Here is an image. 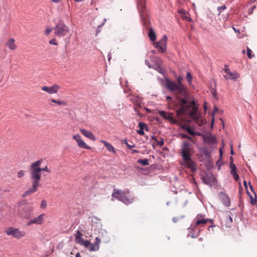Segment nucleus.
<instances>
[{
	"mask_svg": "<svg viewBox=\"0 0 257 257\" xmlns=\"http://www.w3.org/2000/svg\"><path fill=\"white\" fill-rule=\"evenodd\" d=\"M58 100L55 99H52L51 101L54 103H57Z\"/></svg>",
	"mask_w": 257,
	"mask_h": 257,
	"instance_id": "nucleus-54",
	"label": "nucleus"
},
{
	"mask_svg": "<svg viewBox=\"0 0 257 257\" xmlns=\"http://www.w3.org/2000/svg\"><path fill=\"white\" fill-rule=\"evenodd\" d=\"M224 72L226 73V75H228L229 73L231 72V71L228 68H225L224 69Z\"/></svg>",
	"mask_w": 257,
	"mask_h": 257,
	"instance_id": "nucleus-47",
	"label": "nucleus"
},
{
	"mask_svg": "<svg viewBox=\"0 0 257 257\" xmlns=\"http://www.w3.org/2000/svg\"><path fill=\"white\" fill-rule=\"evenodd\" d=\"M146 0H138V8L141 12H143L145 8Z\"/></svg>",
	"mask_w": 257,
	"mask_h": 257,
	"instance_id": "nucleus-23",
	"label": "nucleus"
},
{
	"mask_svg": "<svg viewBox=\"0 0 257 257\" xmlns=\"http://www.w3.org/2000/svg\"><path fill=\"white\" fill-rule=\"evenodd\" d=\"M138 163L142 164L144 166L149 165V163L148 159H139L138 161Z\"/></svg>",
	"mask_w": 257,
	"mask_h": 257,
	"instance_id": "nucleus-32",
	"label": "nucleus"
},
{
	"mask_svg": "<svg viewBox=\"0 0 257 257\" xmlns=\"http://www.w3.org/2000/svg\"><path fill=\"white\" fill-rule=\"evenodd\" d=\"M225 221L226 222V225L228 227H230L232 222V218L230 215H227L225 216Z\"/></svg>",
	"mask_w": 257,
	"mask_h": 257,
	"instance_id": "nucleus-27",
	"label": "nucleus"
},
{
	"mask_svg": "<svg viewBox=\"0 0 257 257\" xmlns=\"http://www.w3.org/2000/svg\"><path fill=\"white\" fill-rule=\"evenodd\" d=\"M167 37L166 35L163 36L161 40L155 44V47L159 49L161 53H163L166 50Z\"/></svg>",
	"mask_w": 257,
	"mask_h": 257,
	"instance_id": "nucleus-8",
	"label": "nucleus"
},
{
	"mask_svg": "<svg viewBox=\"0 0 257 257\" xmlns=\"http://www.w3.org/2000/svg\"><path fill=\"white\" fill-rule=\"evenodd\" d=\"M47 205V201L45 200H43L41 202L40 207L42 209H44Z\"/></svg>",
	"mask_w": 257,
	"mask_h": 257,
	"instance_id": "nucleus-35",
	"label": "nucleus"
},
{
	"mask_svg": "<svg viewBox=\"0 0 257 257\" xmlns=\"http://www.w3.org/2000/svg\"><path fill=\"white\" fill-rule=\"evenodd\" d=\"M57 104H58L59 105H63L64 106L67 105V102L64 101L58 100L57 102Z\"/></svg>",
	"mask_w": 257,
	"mask_h": 257,
	"instance_id": "nucleus-40",
	"label": "nucleus"
},
{
	"mask_svg": "<svg viewBox=\"0 0 257 257\" xmlns=\"http://www.w3.org/2000/svg\"><path fill=\"white\" fill-rule=\"evenodd\" d=\"M224 72L226 73V75H228L229 73L231 72V71L228 68H225L224 69Z\"/></svg>",
	"mask_w": 257,
	"mask_h": 257,
	"instance_id": "nucleus-46",
	"label": "nucleus"
},
{
	"mask_svg": "<svg viewBox=\"0 0 257 257\" xmlns=\"http://www.w3.org/2000/svg\"><path fill=\"white\" fill-rule=\"evenodd\" d=\"M152 140L155 141V142L157 143V144L158 146L159 147H162L164 144V141L162 139H161V140L160 141H158L155 136H153L152 137Z\"/></svg>",
	"mask_w": 257,
	"mask_h": 257,
	"instance_id": "nucleus-28",
	"label": "nucleus"
},
{
	"mask_svg": "<svg viewBox=\"0 0 257 257\" xmlns=\"http://www.w3.org/2000/svg\"><path fill=\"white\" fill-rule=\"evenodd\" d=\"M111 196L112 198H114L126 205L132 203L134 200V197L130 194L129 190L127 189L121 190L114 188Z\"/></svg>",
	"mask_w": 257,
	"mask_h": 257,
	"instance_id": "nucleus-4",
	"label": "nucleus"
},
{
	"mask_svg": "<svg viewBox=\"0 0 257 257\" xmlns=\"http://www.w3.org/2000/svg\"><path fill=\"white\" fill-rule=\"evenodd\" d=\"M231 153V154H232V155H233V150H231V153Z\"/></svg>",
	"mask_w": 257,
	"mask_h": 257,
	"instance_id": "nucleus-63",
	"label": "nucleus"
},
{
	"mask_svg": "<svg viewBox=\"0 0 257 257\" xmlns=\"http://www.w3.org/2000/svg\"><path fill=\"white\" fill-rule=\"evenodd\" d=\"M252 51L248 47L246 49V54L248 58L251 59L252 58V56L251 55Z\"/></svg>",
	"mask_w": 257,
	"mask_h": 257,
	"instance_id": "nucleus-34",
	"label": "nucleus"
},
{
	"mask_svg": "<svg viewBox=\"0 0 257 257\" xmlns=\"http://www.w3.org/2000/svg\"><path fill=\"white\" fill-rule=\"evenodd\" d=\"M127 96L129 97L130 101L135 105V110L139 112L140 110H138L137 107H141L142 98L139 96L133 94L132 92H131Z\"/></svg>",
	"mask_w": 257,
	"mask_h": 257,
	"instance_id": "nucleus-9",
	"label": "nucleus"
},
{
	"mask_svg": "<svg viewBox=\"0 0 257 257\" xmlns=\"http://www.w3.org/2000/svg\"><path fill=\"white\" fill-rule=\"evenodd\" d=\"M73 139L77 142L78 146L80 148L85 149L86 150H90L91 148L87 145L81 139L79 134L74 135L73 136Z\"/></svg>",
	"mask_w": 257,
	"mask_h": 257,
	"instance_id": "nucleus-12",
	"label": "nucleus"
},
{
	"mask_svg": "<svg viewBox=\"0 0 257 257\" xmlns=\"http://www.w3.org/2000/svg\"><path fill=\"white\" fill-rule=\"evenodd\" d=\"M126 145L127 146V147L128 148H132V147H135L134 146H130V145H129L128 144H127V143H126Z\"/></svg>",
	"mask_w": 257,
	"mask_h": 257,
	"instance_id": "nucleus-56",
	"label": "nucleus"
},
{
	"mask_svg": "<svg viewBox=\"0 0 257 257\" xmlns=\"http://www.w3.org/2000/svg\"><path fill=\"white\" fill-rule=\"evenodd\" d=\"M91 251H96L99 249V245L97 244H90V246L88 248Z\"/></svg>",
	"mask_w": 257,
	"mask_h": 257,
	"instance_id": "nucleus-29",
	"label": "nucleus"
},
{
	"mask_svg": "<svg viewBox=\"0 0 257 257\" xmlns=\"http://www.w3.org/2000/svg\"><path fill=\"white\" fill-rule=\"evenodd\" d=\"M54 34L57 37H63L69 32V28L63 23H59L54 28Z\"/></svg>",
	"mask_w": 257,
	"mask_h": 257,
	"instance_id": "nucleus-6",
	"label": "nucleus"
},
{
	"mask_svg": "<svg viewBox=\"0 0 257 257\" xmlns=\"http://www.w3.org/2000/svg\"><path fill=\"white\" fill-rule=\"evenodd\" d=\"M183 78L179 76L177 83L169 79L166 80L165 86L170 91L175 93L178 109L176 112H197V101L191 97L187 88L182 83Z\"/></svg>",
	"mask_w": 257,
	"mask_h": 257,
	"instance_id": "nucleus-1",
	"label": "nucleus"
},
{
	"mask_svg": "<svg viewBox=\"0 0 257 257\" xmlns=\"http://www.w3.org/2000/svg\"><path fill=\"white\" fill-rule=\"evenodd\" d=\"M195 226H203L209 221L208 219H204L201 215H197L195 219Z\"/></svg>",
	"mask_w": 257,
	"mask_h": 257,
	"instance_id": "nucleus-13",
	"label": "nucleus"
},
{
	"mask_svg": "<svg viewBox=\"0 0 257 257\" xmlns=\"http://www.w3.org/2000/svg\"><path fill=\"white\" fill-rule=\"evenodd\" d=\"M25 171L24 170H21L17 173V176L19 178L23 177L25 175Z\"/></svg>",
	"mask_w": 257,
	"mask_h": 257,
	"instance_id": "nucleus-37",
	"label": "nucleus"
},
{
	"mask_svg": "<svg viewBox=\"0 0 257 257\" xmlns=\"http://www.w3.org/2000/svg\"><path fill=\"white\" fill-rule=\"evenodd\" d=\"M186 131L191 135H195V132L193 131L189 126H187L186 128Z\"/></svg>",
	"mask_w": 257,
	"mask_h": 257,
	"instance_id": "nucleus-33",
	"label": "nucleus"
},
{
	"mask_svg": "<svg viewBox=\"0 0 257 257\" xmlns=\"http://www.w3.org/2000/svg\"><path fill=\"white\" fill-rule=\"evenodd\" d=\"M182 17L183 19L187 21H191V19L188 16H187L186 14L185 15H182Z\"/></svg>",
	"mask_w": 257,
	"mask_h": 257,
	"instance_id": "nucleus-43",
	"label": "nucleus"
},
{
	"mask_svg": "<svg viewBox=\"0 0 257 257\" xmlns=\"http://www.w3.org/2000/svg\"><path fill=\"white\" fill-rule=\"evenodd\" d=\"M100 241H101L99 237H97L95 238V241L94 243L97 244L98 245H99V244L100 243Z\"/></svg>",
	"mask_w": 257,
	"mask_h": 257,
	"instance_id": "nucleus-45",
	"label": "nucleus"
},
{
	"mask_svg": "<svg viewBox=\"0 0 257 257\" xmlns=\"http://www.w3.org/2000/svg\"><path fill=\"white\" fill-rule=\"evenodd\" d=\"M101 142L104 144L108 151L113 152L114 153H115L114 147L110 144L105 141H102Z\"/></svg>",
	"mask_w": 257,
	"mask_h": 257,
	"instance_id": "nucleus-24",
	"label": "nucleus"
},
{
	"mask_svg": "<svg viewBox=\"0 0 257 257\" xmlns=\"http://www.w3.org/2000/svg\"><path fill=\"white\" fill-rule=\"evenodd\" d=\"M179 13L182 14V15H185L186 14L185 10L183 9H181L180 10H179Z\"/></svg>",
	"mask_w": 257,
	"mask_h": 257,
	"instance_id": "nucleus-50",
	"label": "nucleus"
},
{
	"mask_svg": "<svg viewBox=\"0 0 257 257\" xmlns=\"http://www.w3.org/2000/svg\"><path fill=\"white\" fill-rule=\"evenodd\" d=\"M201 179L205 184L210 185L212 184L214 178L212 176H209L207 174H205L201 175Z\"/></svg>",
	"mask_w": 257,
	"mask_h": 257,
	"instance_id": "nucleus-17",
	"label": "nucleus"
},
{
	"mask_svg": "<svg viewBox=\"0 0 257 257\" xmlns=\"http://www.w3.org/2000/svg\"><path fill=\"white\" fill-rule=\"evenodd\" d=\"M188 1H189V0H179V3L181 5H183V3H186Z\"/></svg>",
	"mask_w": 257,
	"mask_h": 257,
	"instance_id": "nucleus-49",
	"label": "nucleus"
},
{
	"mask_svg": "<svg viewBox=\"0 0 257 257\" xmlns=\"http://www.w3.org/2000/svg\"><path fill=\"white\" fill-rule=\"evenodd\" d=\"M42 171L47 172L48 173H50L51 172V170L48 168L47 166H46L43 168H41V171Z\"/></svg>",
	"mask_w": 257,
	"mask_h": 257,
	"instance_id": "nucleus-44",
	"label": "nucleus"
},
{
	"mask_svg": "<svg viewBox=\"0 0 257 257\" xmlns=\"http://www.w3.org/2000/svg\"><path fill=\"white\" fill-rule=\"evenodd\" d=\"M249 188H250V189L251 190V191H252L254 193V194H255L254 191L253 189V187L251 185H250V182L249 183Z\"/></svg>",
	"mask_w": 257,
	"mask_h": 257,
	"instance_id": "nucleus-51",
	"label": "nucleus"
},
{
	"mask_svg": "<svg viewBox=\"0 0 257 257\" xmlns=\"http://www.w3.org/2000/svg\"><path fill=\"white\" fill-rule=\"evenodd\" d=\"M191 114V116L194 118V121L197 122V123L199 125H201L203 123L204 120L203 119L201 118L200 119V113H190Z\"/></svg>",
	"mask_w": 257,
	"mask_h": 257,
	"instance_id": "nucleus-22",
	"label": "nucleus"
},
{
	"mask_svg": "<svg viewBox=\"0 0 257 257\" xmlns=\"http://www.w3.org/2000/svg\"><path fill=\"white\" fill-rule=\"evenodd\" d=\"M60 88V86L57 84H54L51 86H44L41 88L42 90L47 92L49 94L57 93Z\"/></svg>",
	"mask_w": 257,
	"mask_h": 257,
	"instance_id": "nucleus-11",
	"label": "nucleus"
},
{
	"mask_svg": "<svg viewBox=\"0 0 257 257\" xmlns=\"http://www.w3.org/2000/svg\"><path fill=\"white\" fill-rule=\"evenodd\" d=\"M224 77L226 79H231L235 80L239 78V75L236 72H233L229 73L228 75H224Z\"/></svg>",
	"mask_w": 257,
	"mask_h": 257,
	"instance_id": "nucleus-20",
	"label": "nucleus"
},
{
	"mask_svg": "<svg viewBox=\"0 0 257 257\" xmlns=\"http://www.w3.org/2000/svg\"><path fill=\"white\" fill-rule=\"evenodd\" d=\"M186 78H187V79L189 83L190 84L191 82L192 81V75L190 72L187 73V75H186Z\"/></svg>",
	"mask_w": 257,
	"mask_h": 257,
	"instance_id": "nucleus-36",
	"label": "nucleus"
},
{
	"mask_svg": "<svg viewBox=\"0 0 257 257\" xmlns=\"http://www.w3.org/2000/svg\"><path fill=\"white\" fill-rule=\"evenodd\" d=\"M10 18V14H8V21H9Z\"/></svg>",
	"mask_w": 257,
	"mask_h": 257,
	"instance_id": "nucleus-60",
	"label": "nucleus"
},
{
	"mask_svg": "<svg viewBox=\"0 0 257 257\" xmlns=\"http://www.w3.org/2000/svg\"><path fill=\"white\" fill-rule=\"evenodd\" d=\"M181 114V113H177V116H178V118L180 117V116H179V115H180V114Z\"/></svg>",
	"mask_w": 257,
	"mask_h": 257,
	"instance_id": "nucleus-62",
	"label": "nucleus"
},
{
	"mask_svg": "<svg viewBox=\"0 0 257 257\" xmlns=\"http://www.w3.org/2000/svg\"><path fill=\"white\" fill-rule=\"evenodd\" d=\"M204 110H205V111H206V109H207V108H206V105H205V104H204Z\"/></svg>",
	"mask_w": 257,
	"mask_h": 257,
	"instance_id": "nucleus-58",
	"label": "nucleus"
},
{
	"mask_svg": "<svg viewBox=\"0 0 257 257\" xmlns=\"http://www.w3.org/2000/svg\"><path fill=\"white\" fill-rule=\"evenodd\" d=\"M81 236H82L81 233L79 231H77L75 236V239H76V241L79 243V241H80V240L83 239L81 238Z\"/></svg>",
	"mask_w": 257,
	"mask_h": 257,
	"instance_id": "nucleus-31",
	"label": "nucleus"
},
{
	"mask_svg": "<svg viewBox=\"0 0 257 257\" xmlns=\"http://www.w3.org/2000/svg\"><path fill=\"white\" fill-rule=\"evenodd\" d=\"M243 185H244V186L245 187V188H246V189H247V182L246 181H243Z\"/></svg>",
	"mask_w": 257,
	"mask_h": 257,
	"instance_id": "nucleus-53",
	"label": "nucleus"
},
{
	"mask_svg": "<svg viewBox=\"0 0 257 257\" xmlns=\"http://www.w3.org/2000/svg\"><path fill=\"white\" fill-rule=\"evenodd\" d=\"M75 2H81L82 0H74Z\"/></svg>",
	"mask_w": 257,
	"mask_h": 257,
	"instance_id": "nucleus-61",
	"label": "nucleus"
},
{
	"mask_svg": "<svg viewBox=\"0 0 257 257\" xmlns=\"http://www.w3.org/2000/svg\"><path fill=\"white\" fill-rule=\"evenodd\" d=\"M52 29H47L45 30V33L46 35H48L50 34V32H52Z\"/></svg>",
	"mask_w": 257,
	"mask_h": 257,
	"instance_id": "nucleus-48",
	"label": "nucleus"
},
{
	"mask_svg": "<svg viewBox=\"0 0 257 257\" xmlns=\"http://www.w3.org/2000/svg\"><path fill=\"white\" fill-rule=\"evenodd\" d=\"M206 141L210 144H215L216 143V140L215 137L213 136H209L206 138Z\"/></svg>",
	"mask_w": 257,
	"mask_h": 257,
	"instance_id": "nucleus-26",
	"label": "nucleus"
},
{
	"mask_svg": "<svg viewBox=\"0 0 257 257\" xmlns=\"http://www.w3.org/2000/svg\"><path fill=\"white\" fill-rule=\"evenodd\" d=\"M246 193L249 195V196L250 197L251 204L252 205H254L255 203V202L253 199V197L250 194V193H249V192L247 190H246Z\"/></svg>",
	"mask_w": 257,
	"mask_h": 257,
	"instance_id": "nucleus-38",
	"label": "nucleus"
},
{
	"mask_svg": "<svg viewBox=\"0 0 257 257\" xmlns=\"http://www.w3.org/2000/svg\"><path fill=\"white\" fill-rule=\"evenodd\" d=\"M181 138L187 139H189V140H191V141L193 142V140L192 139V138L190 136H188L187 135L181 134Z\"/></svg>",
	"mask_w": 257,
	"mask_h": 257,
	"instance_id": "nucleus-42",
	"label": "nucleus"
},
{
	"mask_svg": "<svg viewBox=\"0 0 257 257\" xmlns=\"http://www.w3.org/2000/svg\"><path fill=\"white\" fill-rule=\"evenodd\" d=\"M15 42V41L14 39H10L6 42V45L11 50H14L17 48V46Z\"/></svg>",
	"mask_w": 257,
	"mask_h": 257,
	"instance_id": "nucleus-21",
	"label": "nucleus"
},
{
	"mask_svg": "<svg viewBox=\"0 0 257 257\" xmlns=\"http://www.w3.org/2000/svg\"><path fill=\"white\" fill-rule=\"evenodd\" d=\"M32 210L33 208L31 206L19 204L18 206V214L21 218L28 219Z\"/></svg>",
	"mask_w": 257,
	"mask_h": 257,
	"instance_id": "nucleus-5",
	"label": "nucleus"
},
{
	"mask_svg": "<svg viewBox=\"0 0 257 257\" xmlns=\"http://www.w3.org/2000/svg\"><path fill=\"white\" fill-rule=\"evenodd\" d=\"M8 235L12 236L13 237L20 239L26 236V232L21 230L18 228L9 227L5 230Z\"/></svg>",
	"mask_w": 257,
	"mask_h": 257,
	"instance_id": "nucleus-7",
	"label": "nucleus"
},
{
	"mask_svg": "<svg viewBox=\"0 0 257 257\" xmlns=\"http://www.w3.org/2000/svg\"><path fill=\"white\" fill-rule=\"evenodd\" d=\"M173 113H160V115L164 118L168 120L172 123L175 124L178 122V119L174 118L172 114Z\"/></svg>",
	"mask_w": 257,
	"mask_h": 257,
	"instance_id": "nucleus-14",
	"label": "nucleus"
},
{
	"mask_svg": "<svg viewBox=\"0 0 257 257\" xmlns=\"http://www.w3.org/2000/svg\"><path fill=\"white\" fill-rule=\"evenodd\" d=\"M49 44H52V45H58V43L57 42V40L56 39H55V38L52 39V40H51L49 41Z\"/></svg>",
	"mask_w": 257,
	"mask_h": 257,
	"instance_id": "nucleus-39",
	"label": "nucleus"
},
{
	"mask_svg": "<svg viewBox=\"0 0 257 257\" xmlns=\"http://www.w3.org/2000/svg\"><path fill=\"white\" fill-rule=\"evenodd\" d=\"M149 37L150 40L154 42L156 40V35L155 32L152 28H149Z\"/></svg>",
	"mask_w": 257,
	"mask_h": 257,
	"instance_id": "nucleus-25",
	"label": "nucleus"
},
{
	"mask_svg": "<svg viewBox=\"0 0 257 257\" xmlns=\"http://www.w3.org/2000/svg\"><path fill=\"white\" fill-rule=\"evenodd\" d=\"M220 198L221 199V201L222 203L226 206H229L230 205V199L227 195L224 193H221L220 194Z\"/></svg>",
	"mask_w": 257,
	"mask_h": 257,
	"instance_id": "nucleus-18",
	"label": "nucleus"
},
{
	"mask_svg": "<svg viewBox=\"0 0 257 257\" xmlns=\"http://www.w3.org/2000/svg\"><path fill=\"white\" fill-rule=\"evenodd\" d=\"M217 111H218L217 107L216 106H214V110H213V112H217Z\"/></svg>",
	"mask_w": 257,
	"mask_h": 257,
	"instance_id": "nucleus-52",
	"label": "nucleus"
},
{
	"mask_svg": "<svg viewBox=\"0 0 257 257\" xmlns=\"http://www.w3.org/2000/svg\"><path fill=\"white\" fill-rule=\"evenodd\" d=\"M167 99H170V100H171V99H172V98H171L170 96H168V97H167Z\"/></svg>",
	"mask_w": 257,
	"mask_h": 257,
	"instance_id": "nucleus-59",
	"label": "nucleus"
},
{
	"mask_svg": "<svg viewBox=\"0 0 257 257\" xmlns=\"http://www.w3.org/2000/svg\"><path fill=\"white\" fill-rule=\"evenodd\" d=\"M230 174L233 176L234 179L235 181H237L239 179V176L236 173V168L235 165L233 163L232 161L230 163Z\"/></svg>",
	"mask_w": 257,
	"mask_h": 257,
	"instance_id": "nucleus-15",
	"label": "nucleus"
},
{
	"mask_svg": "<svg viewBox=\"0 0 257 257\" xmlns=\"http://www.w3.org/2000/svg\"><path fill=\"white\" fill-rule=\"evenodd\" d=\"M133 153H139V151L138 150H135L133 151Z\"/></svg>",
	"mask_w": 257,
	"mask_h": 257,
	"instance_id": "nucleus-57",
	"label": "nucleus"
},
{
	"mask_svg": "<svg viewBox=\"0 0 257 257\" xmlns=\"http://www.w3.org/2000/svg\"><path fill=\"white\" fill-rule=\"evenodd\" d=\"M79 244H80L81 245H83L84 246H85L87 248H89L90 242V241H89L88 240H84V239H83V240H80V241H79Z\"/></svg>",
	"mask_w": 257,
	"mask_h": 257,
	"instance_id": "nucleus-30",
	"label": "nucleus"
},
{
	"mask_svg": "<svg viewBox=\"0 0 257 257\" xmlns=\"http://www.w3.org/2000/svg\"><path fill=\"white\" fill-rule=\"evenodd\" d=\"M42 163V160H40L31 164L30 177L32 180V187L23 194L22 195L23 197L36 192L40 186V181L41 178L40 174L41 168H40V166Z\"/></svg>",
	"mask_w": 257,
	"mask_h": 257,
	"instance_id": "nucleus-3",
	"label": "nucleus"
},
{
	"mask_svg": "<svg viewBox=\"0 0 257 257\" xmlns=\"http://www.w3.org/2000/svg\"><path fill=\"white\" fill-rule=\"evenodd\" d=\"M194 149L193 145L188 141H184L180 149V154L183 160L181 166L189 168L192 172L197 170V164L191 159L194 153Z\"/></svg>",
	"mask_w": 257,
	"mask_h": 257,
	"instance_id": "nucleus-2",
	"label": "nucleus"
},
{
	"mask_svg": "<svg viewBox=\"0 0 257 257\" xmlns=\"http://www.w3.org/2000/svg\"><path fill=\"white\" fill-rule=\"evenodd\" d=\"M124 92L125 93H127V90H126V89H124Z\"/></svg>",
	"mask_w": 257,
	"mask_h": 257,
	"instance_id": "nucleus-64",
	"label": "nucleus"
},
{
	"mask_svg": "<svg viewBox=\"0 0 257 257\" xmlns=\"http://www.w3.org/2000/svg\"><path fill=\"white\" fill-rule=\"evenodd\" d=\"M226 6H225V5L222 6H221V7H219L218 8V9H218V11H219L218 15H220V12H221V11H223V10H225V9H226Z\"/></svg>",
	"mask_w": 257,
	"mask_h": 257,
	"instance_id": "nucleus-41",
	"label": "nucleus"
},
{
	"mask_svg": "<svg viewBox=\"0 0 257 257\" xmlns=\"http://www.w3.org/2000/svg\"><path fill=\"white\" fill-rule=\"evenodd\" d=\"M46 218V214L43 213L39 215L36 217H35L33 219L30 220L29 221L27 225V226H30L32 224H36L37 225H41L45 220V219Z\"/></svg>",
	"mask_w": 257,
	"mask_h": 257,
	"instance_id": "nucleus-10",
	"label": "nucleus"
},
{
	"mask_svg": "<svg viewBox=\"0 0 257 257\" xmlns=\"http://www.w3.org/2000/svg\"><path fill=\"white\" fill-rule=\"evenodd\" d=\"M75 257H81V255L80 254V253L78 252L76 254V256Z\"/></svg>",
	"mask_w": 257,
	"mask_h": 257,
	"instance_id": "nucleus-55",
	"label": "nucleus"
},
{
	"mask_svg": "<svg viewBox=\"0 0 257 257\" xmlns=\"http://www.w3.org/2000/svg\"><path fill=\"white\" fill-rule=\"evenodd\" d=\"M139 126L140 127V130H138V133L140 135H144V130H146L147 131H148V127L147 124L144 122H140L139 123Z\"/></svg>",
	"mask_w": 257,
	"mask_h": 257,
	"instance_id": "nucleus-19",
	"label": "nucleus"
},
{
	"mask_svg": "<svg viewBox=\"0 0 257 257\" xmlns=\"http://www.w3.org/2000/svg\"><path fill=\"white\" fill-rule=\"evenodd\" d=\"M80 132L83 134L85 137L88 138L92 141H94L95 140V137L94 135L90 131L86 130L84 128L80 129Z\"/></svg>",
	"mask_w": 257,
	"mask_h": 257,
	"instance_id": "nucleus-16",
	"label": "nucleus"
}]
</instances>
